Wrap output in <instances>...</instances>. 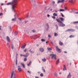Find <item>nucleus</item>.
Segmentation results:
<instances>
[{
    "label": "nucleus",
    "instance_id": "obj_1",
    "mask_svg": "<svg viewBox=\"0 0 78 78\" xmlns=\"http://www.w3.org/2000/svg\"><path fill=\"white\" fill-rule=\"evenodd\" d=\"M18 0H13L12 2H9L7 3V5H12V9L13 11H15V8L16 7V5L17 4Z\"/></svg>",
    "mask_w": 78,
    "mask_h": 78
},
{
    "label": "nucleus",
    "instance_id": "obj_2",
    "mask_svg": "<svg viewBox=\"0 0 78 78\" xmlns=\"http://www.w3.org/2000/svg\"><path fill=\"white\" fill-rule=\"evenodd\" d=\"M65 20V19L63 18L62 17H60L58 19L56 18V21H57L58 23H59L60 27H64L65 26V24L63 23L62 22Z\"/></svg>",
    "mask_w": 78,
    "mask_h": 78
},
{
    "label": "nucleus",
    "instance_id": "obj_3",
    "mask_svg": "<svg viewBox=\"0 0 78 78\" xmlns=\"http://www.w3.org/2000/svg\"><path fill=\"white\" fill-rule=\"evenodd\" d=\"M50 56H51V59H53L54 58L55 59H56V57L55 55L51 54L50 55Z\"/></svg>",
    "mask_w": 78,
    "mask_h": 78
},
{
    "label": "nucleus",
    "instance_id": "obj_4",
    "mask_svg": "<svg viewBox=\"0 0 78 78\" xmlns=\"http://www.w3.org/2000/svg\"><path fill=\"white\" fill-rule=\"evenodd\" d=\"M15 72H14V71H12L11 74L10 78H12V77H13V75H15Z\"/></svg>",
    "mask_w": 78,
    "mask_h": 78
},
{
    "label": "nucleus",
    "instance_id": "obj_5",
    "mask_svg": "<svg viewBox=\"0 0 78 78\" xmlns=\"http://www.w3.org/2000/svg\"><path fill=\"white\" fill-rule=\"evenodd\" d=\"M17 69L19 72H21L22 71V69H21V67L20 66H18L17 67Z\"/></svg>",
    "mask_w": 78,
    "mask_h": 78
},
{
    "label": "nucleus",
    "instance_id": "obj_6",
    "mask_svg": "<svg viewBox=\"0 0 78 78\" xmlns=\"http://www.w3.org/2000/svg\"><path fill=\"white\" fill-rule=\"evenodd\" d=\"M65 0H58V3H64Z\"/></svg>",
    "mask_w": 78,
    "mask_h": 78
},
{
    "label": "nucleus",
    "instance_id": "obj_7",
    "mask_svg": "<svg viewBox=\"0 0 78 78\" xmlns=\"http://www.w3.org/2000/svg\"><path fill=\"white\" fill-rule=\"evenodd\" d=\"M40 51L41 52H43L44 51V49L43 48H40Z\"/></svg>",
    "mask_w": 78,
    "mask_h": 78
},
{
    "label": "nucleus",
    "instance_id": "obj_8",
    "mask_svg": "<svg viewBox=\"0 0 78 78\" xmlns=\"http://www.w3.org/2000/svg\"><path fill=\"white\" fill-rule=\"evenodd\" d=\"M71 77L72 75H71L70 73H69L67 76V78H71Z\"/></svg>",
    "mask_w": 78,
    "mask_h": 78
},
{
    "label": "nucleus",
    "instance_id": "obj_9",
    "mask_svg": "<svg viewBox=\"0 0 78 78\" xmlns=\"http://www.w3.org/2000/svg\"><path fill=\"white\" fill-rule=\"evenodd\" d=\"M56 50L57 51H59V52H61V49H59L57 47H56Z\"/></svg>",
    "mask_w": 78,
    "mask_h": 78
},
{
    "label": "nucleus",
    "instance_id": "obj_10",
    "mask_svg": "<svg viewBox=\"0 0 78 78\" xmlns=\"http://www.w3.org/2000/svg\"><path fill=\"white\" fill-rule=\"evenodd\" d=\"M6 39L7 41L9 42H10V39L9 38V37L8 36H7Z\"/></svg>",
    "mask_w": 78,
    "mask_h": 78
},
{
    "label": "nucleus",
    "instance_id": "obj_11",
    "mask_svg": "<svg viewBox=\"0 0 78 78\" xmlns=\"http://www.w3.org/2000/svg\"><path fill=\"white\" fill-rule=\"evenodd\" d=\"M21 65L23 66V68H25V64L24 63H21Z\"/></svg>",
    "mask_w": 78,
    "mask_h": 78
},
{
    "label": "nucleus",
    "instance_id": "obj_12",
    "mask_svg": "<svg viewBox=\"0 0 78 78\" xmlns=\"http://www.w3.org/2000/svg\"><path fill=\"white\" fill-rule=\"evenodd\" d=\"M67 70V69H66V66H65V65H64L63 70Z\"/></svg>",
    "mask_w": 78,
    "mask_h": 78
},
{
    "label": "nucleus",
    "instance_id": "obj_13",
    "mask_svg": "<svg viewBox=\"0 0 78 78\" xmlns=\"http://www.w3.org/2000/svg\"><path fill=\"white\" fill-rule=\"evenodd\" d=\"M46 25L47 26L48 28L47 29V30H49V25H48V24L47 23H46Z\"/></svg>",
    "mask_w": 78,
    "mask_h": 78
},
{
    "label": "nucleus",
    "instance_id": "obj_14",
    "mask_svg": "<svg viewBox=\"0 0 78 78\" xmlns=\"http://www.w3.org/2000/svg\"><path fill=\"white\" fill-rule=\"evenodd\" d=\"M29 56V53H26V55H25L24 56L25 57H28V56Z\"/></svg>",
    "mask_w": 78,
    "mask_h": 78
},
{
    "label": "nucleus",
    "instance_id": "obj_15",
    "mask_svg": "<svg viewBox=\"0 0 78 78\" xmlns=\"http://www.w3.org/2000/svg\"><path fill=\"white\" fill-rule=\"evenodd\" d=\"M42 70H43V71L44 72H45V69H44V67L43 66L42 67Z\"/></svg>",
    "mask_w": 78,
    "mask_h": 78
},
{
    "label": "nucleus",
    "instance_id": "obj_16",
    "mask_svg": "<svg viewBox=\"0 0 78 78\" xmlns=\"http://www.w3.org/2000/svg\"><path fill=\"white\" fill-rule=\"evenodd\" d=\"M59 59H58L56 62V64L57 65L59 64Z\"/></svg>",
    "mask_w": 78,
    "mask_h": 78
},
{
    "label": "nucleus",
    "instance_id": "obj_17",
    "mask_svg": "<svg viewBox=\"0 0 78 78\" xmlns=\"http://www.w3.org/2000/svg\"><path fill=\"white\" fill-rule=\"evenodd\" d=\"M59 59H58L56 62V64L57 65L59 64Z\"/></svg>",
    "mask_w": 78,
    "mask_h": 78
},
{
    "label": "nucleus",
    "instance_id": "obj_18",
    "mask_svg": "<svg viewBox=\"0 0 78 78\" xmlns=\"http://www.w3.org/2000/svg\"><path fill=\"white\" fill-rule=\"evenodd\" d=\"M53 16H58V14L56 13H54L53 14Z\"/></svg>",
    "mask_w": 78,
    "mask_h": 78
},
{
    "label": "nucleus",
    "instance_id": "obj_19",
    "mask_svg": "<svg viewBox=\"0 0 78 78\" xmlns=\"http://www.w3.org/2000/svg\"><path fill=\"white\" fill-rule=\"evenodd\" d=\"M42 60L43 61V62H45L46 61H47V59H46L45 58H44L43 59H42Z\"/></svg>",
    "mask_w": 78,
    "mask_h": 78
},
{
    "label": "nucleus",
    "instance_id": "obj_20",
    "mask_svg": "<svg viewBox=\"0 0 78 78\" xmlns=\"http://www.w3.org/2000/svg\"><path fill=\"white\" fill-rule=\"evenodd\" d=\"M16 20H17L16 18H14L12 19V21H14V22H15V21H16Z\"/></svg>",
    "mask_w": 78,
    "mask_h": 78
},
{
    "label": "nucleus",
    "instance_id": "obj_21",
    "mask_svg": "<svg viewBox=\"0 0 78 78\" xmlns=\"http://www.w3.org/2000/svg\"><path fill=\"white\" fill-rule=\"evenodd\" d=\"M29 52H30V53H34V52L33 51H32L31 50V49H30L29 50Z\"/></svg>",
    "mask_w": 78,
    "mask_h": 78
},
{
    "label": "nucleus",
    "instance_id": "obj_22",
    "mask_svg": "<svg viewBox=\"0 0 78 78\" xmlns=\"http://www.w3.org/2000/svg\"><path fill=\"white\" fill-rule=\"evenodd\" d=\"M67 31H71V29H68L66 30V32H67Z\"/></svg>",
    "mask_w": 78,
    "mask_h": 78
},
{
    "label": "nucleus",
    "instance_id": "obj_23",
    "mask_svg": "<svg viewBox=\"0 0 78 78\" xmlns=\"http://www.w3.org/2000/svg\"><path fill=\"white\" fill-rule=\"evenodd\" d=\"M59 44L61 45H62L63 44V43L61 41H59Z\"/></svg>",
    "mask_w": 78,
    "mask_h": 78
},
{
    "label": "nucleus",
    "instance_id": "obj_24",
    "mask_svg": "<svg viewBox=\"0 0 78 78\" xmlns=\"http://www.w3.org/2000/svg\"><path fill=\"white\" fill-rule=\"evenodd\" d=\"M31 64V61H30V62L27 65V66H30Z\"/></svg>",
    "mask_w": 78,
    "mask_h": 78
},
{
    "label": "nucleus",
    "instance_id": "obj_25",
    "mask_svg": "<svg viewBox=\"0 0 78 78\" xmlns=\"http://www.w3.org/2000/svg\"><path fill=\"white\" fill-rule=\"evenodd\" d=\"M26 46V44H25L24 45V46H22L21 47V48H23V49H24V48H25V47Z\"/></svg>",
    "mask_w": 78,
    "mask_h": 78
},
{
    "label": "nucleus",
    "instance_id": "obj_26",
    "mask_svg": "<svg viewBox=\"0 0 78 78\" xmlns=\"http://www.w3.org/2000/svg\"><path fill=\"white\" fill-rule=\"evenodd\" d=\"M75 37V36L73 35H71L69 36V37L70 38H71V37Z\"/></svg>",
    "mask_w": 78,
    "mask_h": 78
},
{
    "label": "nucleus",
    "instance_id": "obj_27",
    "mask_svg": "<svg viewBox=\"0 0 78 78\" xmlns=\"http://www.w3.org/2000/svg\"><path fill=\"white\" fill-rule=\"evenodd\" d=\"M11 48L12 50H13L14 49V45H13V44H12Z\"/></svg>",
    "mask_w": 78,
    "mask_h": 78
},
{
    "label": "nucleus",
    "instance_id": "obj_28",
    "mask_svg": "<svg viewBox=\"0 0 78 78\" xmlns=\"http://www.w3.org/2000/svg\"><path fill=\"white\" fill-rule=\"evenodd\" d=\"M75 31V30H74L73 29H71V31L73 32Z\"/></svg>",
    "mask_w": 78,
    "mask_h": 78
},
{
    "label": "nucleus",
    "instance_id": "obj_29",
    "mask_svg": "<svg viewBox=\"0 0 78 78\" xmlns=\"http://www.w3.org/2000/svg\"><path fill=\"white\" fill-rule=\"evenodd\" d=\"M65 9H60V11L62 12V11H65Z\"/></svg>",
    "mask_w": 78,
    "mask_h": 78
},
{
    "label": "nucleus",
    "instance_id": "obj_30",
    "mask_svg": "<svg viewBox=\"0 0 78 78\" xmlns=\"http://www.w3.org/2000/svg\"><path fill=\"white\" fill-rule=\"evenodd\" d=\"M48 50H52V49H51V48H48Z\"/></svg>",
    "mask_w": 78,
    "mask_h": 78
},
{
    "label": "nucleus",
    "instance_id": "obj_31",
    "mask_svg": "<svg viewBox=\"0 0 78 78\" xmlns=\"http://www.w3.org/2000/svg\"><path fill=\"white\" fill-rule=\"evenodd\" d=\"M58 34H57L56 33H55L54 36H55V37L57 36H58Z\"/></svg>",
    "mask_w": 78,
    "mask_h": 78
},
{
    "label": "nucleus",
    "instance_id": "obj_32",
    "mask_svg": "<svg viewBox=\"0 0 78 78\" xmlns=\"http://www.w3.org/2000/svg\"><path fill=\"white\" fill-rule=\"evenodd\" d=\"M41 41H42V42H45V40L44 39H41Z\"/></svg>",
    "mask_w": 78,
    "mask_h": 78
},
{
    "label": "nucleus",
    "instance_id": "obj_33",
    "mask_svg": "<svg viewBox=\"0 0 78 78\" xmlns=\"http://www.w3.org/2000/svg\"><path fill=\"white\" fill-rule=\"evenodd\" d=\"M27 48L25 49L23 51L24 52H26V51H27Z\"/></svg>",
    "mask_w": 78,
    "mask_h": 78
},
{
    "label": "nucleus",
    "instance_id": "obj_34",
    "mask_svg": "<svg viewBox=\"0 0 78 78\" xmlns=\"http://www.w3.org/2000/svg\"><path fill=\"white\" fill-rule=\"evenodd\" d=\"M40 76H44V75L43 74V73H41V74L40 75Z\"/></svg>",
    "mask_w": 78,
    "mask_h": 78
},
{
    "label": "nucleus",
    "instance_id": "obj_35",
    "mask_svg": "<svg viewBox=\"0 0 78 78\" xmlns=\"http://www.w3.org/2000/svg\"><path fill=\"white\" fill-rule=\"evenodd\" d=\"M52 18L53 19H56V17H55V16H52Z\"/></svg>",
    "mask_w": 78,
    "mask_h": 78
},
{
    "label": "nucleus",
    "instance_id": "obj_36",
    "mask_svg": "<svg viewBox=\"0 0 78 78\" xmlns=\"http://www.w3.org/2000/svg\"><path fill=\"white\" fill-rule=\"evenodd\" d=\"M16 65H17V59L16 60Z\"/></svg>",
    "mask_w": 78,
    "mask_h": 78
},
{
    "label": "nucleus",
    "instance_id": "obj_37",
    "mask_svg": "<svg viewBox=\"0 0 78 78\" xmlns=\"http://www.w3.org/2000/svg\"><path fill=\"white\" fill-rule=\"evenodd\" d=\"M27 72H28V73H30V74H31V71H28Z\"/></svg>",
    "mask_w": 78,
    "mask_h": 78
},
{
    "label": "nucleus",
    "instance_id": "obj_38",
    "mask_svg": "<svg viewBox=\"0 0 78 78\" xmlns=\"http://www.w3.org/2000/svg\"><path fill=\"white\" fill-rule=\"evenodd\" d=\"M27 60V58H25L24 59V61H26Z\"/></svg>",
    "mask_w": 78,
    "mask_h": 78
},
{
    "label": "nucleus",
    "instance_id": "obj_39",
    "mask_svg": "<svg viewBox=\"0 0 78 78\" xmlns=\"http://www.w3.org/2000/svg\"><path fill=\"white\" fill-rule=\"evenodd\" d=\"M33 33H35L36 32V30H32Z\"/></svg>",
    "mask_w": 78,
    "mask_h": 78
},
{
    "label": "nucleus",
    "instance_id": "obj_40",
    "mask_svg": "<svg viewBox=\"0 0 78 78\" xmlns=\"http://www.w3.org/2000/svg\"><path fill=\"white\" fill-rule=\"evenodd\" d=\"M21 56H24L25 57V55H22V54H21L20 55Z\"/></svg>",
    "mask_w": 78,
    "mask_h": 78
},
{
    "label": "nucleus",
    "instance_id": "obj_41",
    "mask_svg": "<svg viewBox=\"0 0 78 78\" xmlns=\"http://www.w3.org/2000/svg\"><path fill=\"white\" fill-rule=\"evenodd\" d=\"M3 15V13H0V16H2Z\"/></svg>",
    "mask_w": 78,
    "mask_h": 78
},
{
    "label": "nucleus",
    "instance_id": "obj_42",
    "mask_svg": "<svg viewBox=\"0 0 78 78\" xmlns=\"http://www.w3.org/2000/svg\"><path fill=\"white\" fill-rule=\"evenodd\" d=\"M48 37H51V35H48Z\"/></svg>",
    "mask_w": 78,
    "mask_h": 78
},
{
    "label": "nucleus",
    "instance_id": "obj_43",
    "mask_svg": "<svg viewBox=\"0 0 78 78\" xmlns=\"http://www.w3.org/2000/svg\"><path fill=\"white\" fill-rule=\"evenodd\" d=\"M52 3L54 5V4H55V1H53Z\"/></svg>",
    "mask_w": 78,
    "mask_h": 78
},
{
    "label": "nucleus",
    "instance_id": "obj_44",
    "mask_svg": "<svg viewBox=\"0 0 78 78\" xmlns=\"http://www.w3.org/2000/svg\"><path fill=\"white\" fill-rule=\"evenodd\" d=\"M64 9H65V10H67V7H65Z\"/></svg>",
    "mask_w": 78,
    "mask_h": 78
},
{
    "label": "nucleus",
    "instance_id": "obj_45",
    "mask_svg": "<svg viewBox=\"0 0 78 78\" xmlns=\"http://www.w3.org/2000/svg\"><path fill=\"white\" fill-rule=\"evenodd\" d=\"M54 75L55 76H56L57 75V73H54Z\"/></svg>",
    "mask_w": 78,
    "mask_h": 78
},
{
    "label": "nucleus",
    "instance_id": "obj_46",
    "mask_svg": "<svg viewBox=\"0 0 78 78\" xmlns=\"http://www.w3.org/2000/svg\"><path fill=\"white\" fill-rule=\"evenodd\" d=\"M62 16V17H64V15H63V14H62V13H61Z\"/></svg>",
    "mask_w": 78,
    "mask_h": 78
},
{
    "label": "nucleus",
    "instance_id": "obj_47",
    "mask_svg": "<svg viewBox=\"0 0 78 78\" xmlns=\"http://www.w3.org/2000/svg\"><path fill=\"white\" fill-rule=\"evenodd\" d=\"M47 16L48 17H50V15H49V14H48L47 15Z\"/></svg>",
    "mask_w": 78,
    "mask_h": 78
},
{
    "label": "nucleus",
    "instance_id": "obj_48",
    "mask_svg": "<svg viewBox=\"0 0 78 78\" xmlns=\"http://www.w3.org/2000/svg\"><path fill=\"white\" fill-rule=\"evenodd\" d=\"M51 43L52 45H53V42L52 41H51Z\"/></svg>",
    "mask_w": 78,
    "mask_h": 78
},
{
    "label": "nucleus",
    "instance_id": "obj_49",
    "mask_svg": "<svg viewBox=\"0 0 78 78\" xmlns=\"http://www.w3.org/2000/svg\"><path fill=\"white\" fill-rule=\"evenodd\" d=\"M64 53H67V52L66 51H65Z\"/></svg>",
    "mask_w": 78,
    "mask_h": 78
},
{
    "label": "nucleus",
    "instance_id": "obj_50",
    "mask_svg": "<svg viewBox=\"0 0 78 78\" xmlns=\"http://www.w3.org/2000/svg\"><path fill=\"white\" fill-rule=\"evenodd\" d=\"M35 78H39L38 76H35Z\"/></svg>",
    "mask_w": 78,
    "mask_h": 78
},
{
    "label": "nucleus",
    "instance_id": "obj_51",
    "mask_svg": "<svg viewBox=\"0 0 78 78\" xmlns=\"http://www.w3.org/2000/svg\"><path fill=\"white\" fill-rule=\"evenodd\" d=\"M48 42H49L48 41H46V44H48Z\"/></svg>",
    "mask_w": 78,
    "mask_h": 78
},
{
    "label": "nucleus",
    "instance_id": "obj_52",
    "mask_svg": "<svg viewBox=\"0 0 78 78\" xmlns=\"http://www.w3.org/2000/svg\"><path fill=\"white\" fill-rule=\"evenodd\" d=\"M57 24H56L55 25V27H58V26H57Z\"/></svg>",
    "mask_w": 78,
    "mask_h": 78
},
{
    "label": "nucleus",
    "instance_id": "obj_53",
    "mask_svg": "<svg viewBox=\"0 0 78 78\" xmlns=\"http://www.w3.org/2000/svg\"><path fill=\"white\" fill-rule=\"evenodd\" d=\"M39 44H37V47H38V46H39Z\"/></svg>",
    "mask_w": 78,
    "mask_h": 78
},
{
    "label": "nucleus",
    "instance_id": "obj_54",
    "mask_svg": "<svg viewBox=\"0 0 78 78\" xmlns=\"http://www.w3.org/2000/svg\"><path fill=\"white\" fill-rule=\"evenodd\" d=\"M76 14H78V12H76Z\"/></svg>",
    "mask_w": 78,
    "mask_h": 78
},
{
    "label": "nucleus",
    "instance_id": "obj_55",
    "mask_svg": "<svg viewBox=\"0 0 78 78\" xmlns=\"http://www.w3.org/2000/svg\"><path fill=\"white\" fill-rule=\"evenodd\" d=\"M17 32H15V34H17Z\"/></svg>",
    "mask_w": 78,
    "mask_h": 78
},
{
    "label": "nucleus",
    "instance_id": "obj_56",
    "mask_svg": "<svg viewBox=\"0 0 78 78\" xmlns=\"http://www.w3.org/2000/svg\"><path fill=\"white\" fill-rule=\"evenodd\" d=\"M55 12H58V11H57L56 10V11H55Z\"/></svg>",
    "mask_w": 78,
    "mask_h": 78
},
{
    "label": "nucleus",
    "instance_id": "obj_57",
    "mask_svg": "<svg viewBox=\"0 0 78 78\" xmlns=\"http://www.w3.org/2000/svg\"><path fill=\"white\" fill-rule=\"evenodd\" d=\"M59 74L60 75H61V73H59Z\"/></svg>",
    "mask_w": 78,
    "mask_h": 78
},
{
    "label": "nucleus",
    "instance_id": "obj_58",
    "mask_svg": "<svg viewBox=\"0 0 78 78\" xmlns=\"http://www.w3.org/2000/svg\"><path fill=\"white\" fill-rule=\"evenodd\" d=\"M58 26L57 27V30H58Z\"/></svg>",
    "mask_w": 78,
    "mask_h": 78
},
{
    "label": "nucleus",
    "instance_id": "obj_59",
    "mask_svg": "<svg viewBox=\"0 0 78 78\" xmlns=\"http://www.w3.org/2000/svg\"><path fill=\"white\" fill-rule=\"evenodd\" d=\"M19 19L20 20V21H21V19L19 18Z\"/></svg>",
    "mask_w": 78,
    "mask_h": 78
},
{
    "label": "nucleus",
    "instance_id": "obj_60",
    "mask_svg": "<svg viewBox=\"0 0 78 78\" xmlns=\"http://www.w3.org/2000/svg\"><path fill=\"white\" fill-rule=\"evenodd\" d=\"M41 73L38 72L37 73Z\"/></svg>",
    "mask_w": 78,
    "mask_h": 78
},
{
    "label": "nucleus",
    "instance_id": "obj_61",
    "mask_svg": "<svg viewBox=\"0 0 78 78\" xmlns=\"http://www.w3.org/2000/svg\"><path fill=\"white\" fill-rule=\"evenodd\" d=\"M28 16H27V18H28Z\"/></svg>",
    "mask_w": 78,
    "mask_h": 78
},
{
    "label": "nucleus",
    "instance_id": "obj_62",
    "mask_svg": "<svg viewBox=\"0 0 78 78\" xmlns=\"http://www.w3.org/2000/svg\"><path fill=\"white\" fill-rule=\"evenodd\" d=\"M13 78H17L16 77H13Z\"/></svg>",
    "mask_w": 78,
    "mask_h": 78
},
{
    "label": "nucleus",
    "instance_id": "obj_63",
    "mask_svg": "<svg viewBox=\"0 0 78 78\" xmlns=\"http://www.w3.org/2000/svg\"><path fill=\"white\" fill-rule=\"evenodd\" d=\"M50 10L51 11H52V9H51Z\"/></svg>",
    "mask_w": 78,
    "mask_h": 78
},
{
    "label": "nucleus",
    "instance_id": "obj_64",
    "mask_svg": "<svg viewBox=\"0 0 78 78\" xmlns=\"http://www.w3.org/2000/svg\"><path fill=\"white\" fill-rule=\"evenodd\" d=\"M2 5H3V4H1Z\"/></svg>",
    "mask_w": 78,
    "mask_h": 78
}]
</instances>
